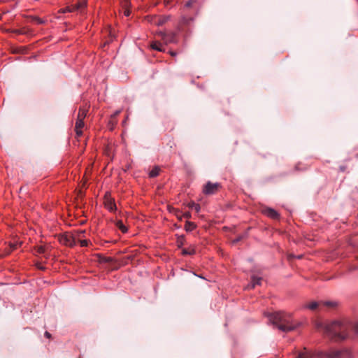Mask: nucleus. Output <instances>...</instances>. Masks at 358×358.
Returning a JSON list of instances; mask_svg holds the SVG:
<instances>
[{
    "label": "nucleus",
    "instance_id": "nucleus-1",
    "mask_svg": "<svg viewBox=\"0 0 358 358\" xmlns=\"http://www.w3.org/2000/svg\"><path fill=\"white\" fill-rule=\"evenodd\" d=\"M315 329L334 341H343L350 337L351 334L358 335V322L352 323L348 320L332 322H316Z\"/></svg>",
    "mask_w": 358,
    "mask_h": 358
},
{
    "label": "nucleus",
    "instance_id": "nucleus-2",
    "mask_svg": "<svg viewBox=\"0 0 358 358\" xmlns=\"http://www.w3.org/2000/svg\"><path fill=\"white\" fill-rule=\"evenodd\" d=\"M268 322L272 324L282 332H289L299 328L301 323L295 321L292 315L285 312H274L265 313Z\"/></svg>",
    "mask_w": 358,
    "mask_h": 358
},
{
    "label": "nucleus",
    "instance_id": "nucleus-3",
    "mask_svg": "<svg viewBox=\"0 0 358 358\" xmlns=\"http://www.w3.org/2000/svg\"><path fill=\"white\" fill-rule=\"evenodd\" d=\"M352 353L348 350H331L328 352L311 351L304 348L303 351L299 352L296 358H351Z\"/></svg>",
    "mask_w": 358,
    "mask_h": 358
},
{
    "label": "nucleus",
    "instance_id": "nucleus-4",
    "mask_svg": "<svg viewBox=\"0 0 358 358\" xmlns=\"http://www.w3.org/2000/svg\"><path fill=\"white\" fill-rule=\"evenodd\" d=\"M159 35L166 43H176L178 41L176 34L174 32L165 33L161 31Z\"/></svg>",
    "mask_w": 358,
    "mask_h": 358
},
{
    "label": "nucleus",
    "instance_id": "nucleus-5",
    "mask_svg": "<svg viewBox=\"0 0 358 358\" xmlns=\"http://www.w3.org/2000/svg\"><path fill=\"white\" fill-rule=\"evenodd\" d=\"M220 184L218 182L212 183L211 182H208L204 186L203 192L205 194H213L216 192Z\"/></svg>",
    "mask_w": 358,
    "mask_h": 358
},
{
    "label": "nucleus",
    "instance_id": "nucleus-6",
    "mask_svg": "<svg viewBox=\"0 0 358 358\" xmlns=\"http://www.w3.org/2000/svg\"><path fill=\"white\" fill-rule=\"evenodd\" d=\"M60 242L62 244L71 248L76 245L75 237L71 234L63 235L60 239Z\"/></svg>",
    "mask_w": 358,
    "mask_h": 358
},
{
    "label": "nucleus",
    "instance_id": "nucleus-7",
    "mask_svg": "<svg viewBox=\"0 0 358 358\" xmlns=\"http://www.w3.org/2000/svg\"><path fill=\"white\" fill-rule=\"evenodd\" d=\"M193 20H194V19L192 17L183 16L181 18V20H180L179 24H178V31H182L183 26L189 25Z\"/></svg>",
    "mask_w": 358,
    "mask_h": 358
},
{
    "label": "nucleus",
    "instance_id": "nucleus-8",
    "mask_svg": "<svg viewBox=\"0 0 358 358\" xmlns=\"http://www.w3.org/2000/svg\"><path fill=\"white\" fill-rule=\"evenodd\" d=\"M261 282H262V278L261 277H258V276H256V275H252L251 277V282L248 285V289H253V288L255 287L256 285H261Z\"/></svg>",
    "mask_w": 358,
    "mask_h": 358
},
{
    "label": "nucleus",
    "instance_id": "nucleus-9",
    "mask_svg": "<svg viewBox=\"0 0 358 358\" xmlns=\"http://www.w3.org/2000/svg\"><path fill=\"white\" fill-rule=\"evenodd\" d=\"M169 19H170L169 15L161 16L159 17L155 18V20L152 22V23H154L157 26H162L166 22H168L169 20Z\"/></svg>",
    "mask_w": 358,
    "mask_h": 358
},
{
    "label": "nucleus",
    "instance_id": "nucleus-10",
    "mask_svg": "<svg viewBox=\"0 0 358 358\" xmlns=\"http://www.w3.org/2000/svg\"><path fill=\"white\" fill-rule=\"evenodd\" d=\"M264 214L272 219H278L279 217L278 213L273 208H266L264 211Z\"/></svg>",
    "mask_w": 358,
    "mask_h": 358
},
{
    "label": "nucleus",
    "instance_id": "nucleus-11",
    "mask_svg": "<svg viewBox=\"0 0 358 358\" xmlns=\"http://www.w3.org/2000/svg\"><path fill=\"white\" fill-rule=\"evenodd\" d=\"M84 120L77 117L76 122V131L78 136H80L82 134L81 129L84 127Z\"/></svg>",
    "mask_w": 358,
    "mask_h": 358
},
{
    "label": "nucleus",
    "instance_id": "nucleus-12",
    "mask_svg": "<svg viewBox=\"0 0 358 358\" xmlns=\"http://www.w3.org/2000/svg\"><path fill=\"white\" fill-rule=\"evenodd\" d=\"M105 206L110 212H114L117 209V207H116V205H115L114 201H113L111 199L107 200L105 202Z\"/></svg>",
    "mask_w": 358,
    "mask_h": 358
},
{
    "label": "nucleus",
    "instance_id": "nucleus-13",
    "mask_svg": "<svg viewBox=\"0 0 358 358\" xmlns=\"http://www.w3.org/2000/svg\"><path fill=\"white\" fill-rule=\"evenodd\" d=\"M151 48L155 50H157V51H159V52H164L165 51V49L164 48V46L162 45V44L159 42H153L152 44H151Z\"/></svg>",
    "mask_w": 358,
    "mask_h": 358
},
{
    "label": "nucleus",
    "instance_id": "nucleus-14",
    "mask_svg": "<svg viewBox=\"0 0 358 358\" xmlns=\"http://www.w3.org/2000/svg\"><path fill=\"white\" fill-rule=\"evenodd\" d=\"M319 305H320V303H318L317 301H312L308 304L304 305L303 308L313 310H315L319 306Z\"/></svg>",
    "mask_w": 358,
    "mask_h": 358
},
{
    "label": "nucleus",
    "instance_id": "nucleus-15",
    "mask_svg": "<svg viewBox=\"0 0 358 358\" xmlns=\"http://www.w3.org/2000/svg\"><path fill=\"white\" fill-rule=\"evenodd\" d=\"M196 253V250L193 248H183L182 250V255H193Z\"/></svg>",
    "mask_w": 358,
    "mask_h": 358
},
{
    "label": "nucleus",
    "instance_id": "nucleus-16",
    "mask_svg": "<svg viewBox=\"0 0 358 358\" xmlns=\"http://www.w3.org/2000/svg\"><path fill=\"white\" fill-rule=\"evenodd\" d=\"M196 224L194 222L187 221L185 225V229L187 231H192L196 228Z\"/></svg>",
    "mask_w": 358,
    "mask_h": 358
},
{
    "label": "nucleus",
    "instance_id": "nucleus-17",
    "mask_svg": "<svg viewBox=\"0 0 358 358\" xmlns=\"http://www.w3.org/2000/svg\"><path fill=\"white\" fill-rule=\"evenodd\" d=\"M160 169L158 166L154 167L149 173L150 178L157 177L159 174Z\"/></svg>",
    "mask_w": 358,
    "mask_h": 358
},
{
    "label": "nucleus",
    "instance_id": "nucleus-18",
    "mask_svg": "<svg viewBox=\"0 0 358 358\" xmlns=\"http://www.w3.org/2000/svg\"><path fill=\"white\" fill-rule=\"evenodd\" d=\"M188 207L191 209H194L196 212L199 213L201 210L200 205L195 202H191L188 204Z\"/></svg>",
    "mask_w": 358,
    "mask_h": 358
},
{
    "label": "nucleus",
    "instance_id": "nucleus-19",
    "mask_svg": "<svg viewBox=\"0 0 358 358\" xmlns=\"http://www.w3.org/2000/svg\"><path fill=\"white\" fill-rule=\"evenodd\" d=\"M116 226L123 232L125 233L127 231V227L124 225L122 221L118 220L116 222Z\"/></svg>",
    "mask_w": 358,
    "mask_h": 358
},
{
    "label": "nucleus",
    "instance_id": "nucleus-20",
    "mask_svg": "<svg viewBox=\"0 0 358 358\" xmlns=\"http://www.w3.org/2000/svg\"><path fill=\"white\" fill-rule=\"evenodd\" d=\"M87 115V110L84 108H80L79 113L78 114V118L85 119Z\"/></svg>",
    "mask_w": 358,
    "mask_h": 358
},
{
    "label": "nucleus",
    "instance_id": "nucleus-21",
    "mask_svg": "<svg viewBox=\"0 0 358 358\" xmlns=\"http://www.w3.org/2000/svg\"><path fill=\"white\" fill-rule=\"evenodd\" d=\"M76 5V8H77L78 10L85 8L86 6V2L85 1H80L78 2Z\"/></svg>",
    "mask_w": 358,
    "mask_h": 358
},
{
    "label": "nucleus",
    "instance_id": "nucleus-22",
    "mask_svg": "<svg viewBox=\"0 0 358 358\" xmlns=\"http://www.w3.org/2000/svg\"><path fill=\"white\" fill-rule=\"evenodd\" d=\"M45 247L43 245H40L37 247L36 251L38 254H45Z\"/></svg>",
    "mask_w": 358,
    "mask_h": 358
},
{
    "label": "nucleus",
    "instance_id": "nucleus-23",
    "mask_svg": "<svg viewBox=\"0 0 358 358\" xmlns=\"http://www.w3.org/2000/svg\"><path fill=\"white\" fill-rule=\"evenodd\" d=\"M196 2H197V0H189L188 1L186 2L185 7L190 8V7L193 6L194 4Z\"/></svg>",
    "mask_w": 358,
    "mask_h": 358
},
{
    "label": "nucleus",
    "instance_id": "nucleus-24",
    "mask_svg": "<svg viewBox=\"0 0 358 358\" xmlns=\"http://www.w3.org/2000/svg\"><path fill=\"white\" fill-rule=\"evenodd\" d=\"M66 9L68 10L69 13H71V12L78 10L77 8H76L75 4L66 6Z\"/></svg>",
    "mask_w": 358,
    "mask_h": 358
},
{
    "label": "nucleus",
    "instance_id": "nucleus-25",
    "mask_svg": "<svg viewBox=\"0 0 358 358\" xmlns=\"http://www.w3.org/2000/svg\"><path fill=\"white\" fill-rule=\"evenodd\" d=\"M321 303L324 304L326 306H329V307H333L335 306V303L332 302V301L321 302Z\"/></svg>",
    "mask_w": 358,
    "mask_h": 358
},
{
    "label": "nucleus",
    "instance_id": "nucleus-26",
    "mask_svg": "<svg viewBox=\"0 0 358 358\" xmlns=\"http://www.w3.org/2000/svg\"><path fill=\"white\" fill-rule=\"evenodd\" d=\"M80 246H82V247H86L88 245V241L86 239L80 240Z\"/></svg>",
    "mask_w": 358,
    "mask_h": 358
},
{
    "label": "nucleus",
    "instance_id": "nucleus-27",
    "mask_svg": "<svg viewBox=\"0 0 358 358\" xmlns=\"http://www.w3.org/2000/svg\"><path fill=\"white\" fill-rule=\"evenodd\" d=\"M243 238V236H238V238H235L234 240H233L232 243L233 244H236L238 242H239L241 239Z\"/></svg>",
    "mask_w": 358,
    "mask_h": 358
},
{
    "label": "nucleus",
    "instance_id": "nucleus-28",
    "mask_svg": "<svg viewBox=\"0 0 358 358\" xmlns=\"http://www.w3.org/2000/svg\"><path fill=\"white\" fill-rule=\"evenodd\" d=\"M35 20L39 24H41L44 23V20L41 19V18H38V17H36Z\"/></svg>",
    "mask_w": 358,
    "mask_h": 358
},
{
    "label": "nucleus",
    "instance_id": "nucleus-29",
    "mask_svg": "<svg viewBox=\"0 0 358 358\" xmlns=\"http://www.w3.org/2000/svg\"><path fill=\"white\" fill-rule=\"evenodd\" d=\"M59 13H69V12H68V10L66 9V7L64 8L60 9L59 10Z\"/></svg>",
    "mask_w": 358,
    "mask_h": 358
},
{
    "label": "nucleus",
    "instance_id": "nucleus-30",
    "mask_svg": "<svg viewBox=\"0 0 358 358\" xmlns=\"http://www.w3.org/2000/svg\"><path fill=\"white\" fill-rule=\"evenodd\" d=\"M120 113V110H116L115 112H114V113L112 115V117H115L116 116H117Z\"/></svg>",
    "mask_w": 358,
    "mask_h": 358
},
{
    "label": "nucleus",
    "instance_id": "nucleus-31",
    "mask_svg": "<svg viewBox=\"0 0 358 358\" xmlns=\"http://www.w3.org/2000/svg\"><path fill=\"white\" fill-rule=\"evenodd\" d=\"M45 336L48 338H50L51 337V334L48 331H45Z\"/></svg>",
    "mask_w": 358,
    "mask_h": 358
},
{
    "label": "nucleus",
    "instance_id": "nucleus-32",
    "mask_svg": "<svg viewBox=\"0 0 358 358\" xmlns=\"http://www.w3.org/2000/svg\"><path fill=\"white\" fill-rule=\"evenodd\" d=\"M85 233V230H80V231H78V234H79V236L83 235V234H84Z\"/></svg>",
    "mask_w": 358,
    "mask_h": 358
},
{
    "label": "nucleus",
    "instance_id": "nucleus-33",
    "mask_svg": "<svg viewBox=\"0 0 358 358\" xmlns=\"http://www.w3.org/2000/svg\"><path fill=\"white\" fill-rule=\"evenodd\" d=\"M183 216L185 217L189 218V217H190V213H185V214H184Z\"/></svg>",
    "mask_w": 358,
    "mask_h": 358
},
{
    "label": "nucleus",
    "instance_id": "nucleus-34",
    "mask_svg": "<svg viewBox=\"0 0 358 358\" xmlns=\"http://www.w3.org/2000/svg\"><path fill=\"white\" fill-rule=\"evenodd\" d=\"M170 54H171L172 56H176V52H173V51L170 52Z\"/></svg>",
    "mask_w": 358,
    "mask_h": 358
},
{
    "label": "nucleus",
    "instance_id": "nucleus-35",
    "mask_svg": "<svg viewBox=\"0 0 358 358\" xmlns=\"http://www.w3.org/2000/svg\"><path fill=\"white\" fill-rule=\"evenodd\" d=\"M129 11H128V10L126 11L125 12V15L129 16Z\"/></svg>",
    "mask_w": 358,
    "mask_h": 358
},
{
    "label": "nucleus",
    "instance_id": "nucleus-36",
    "mask_svg": "<svg viewBox=\"0 0 358 358\" xmlns=\"http://www.w3.org/2000/svg\"><path fill=\"white\" fill-rule=\"evenodd\" d=\"M182 243L181 242V243H180L178 244V247H179V248H180V247L182 246Z\"/></svg>",
    "mask_w": 358,
    "mask_h": 358
},
{
    "label": "nucleus",
    "instance_id": "nucleus-37",
    "mask_svg": "<svg viewBox=\"0 0 358 358\" xmlns=\"http://www.w3.org/2000/svg\"><path fill=\"white\" fill-rule=\"evenodd\" d=\"M357 1H358V0H357Z\"/></svg>",
    "mask_w": 358,
    "mask_h": 358
}]
</instances>
